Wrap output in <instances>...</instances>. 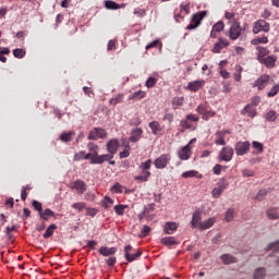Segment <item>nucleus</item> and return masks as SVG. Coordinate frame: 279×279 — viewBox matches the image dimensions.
<instances>
[{"mask_svg":"<svg viewBox=\"0 0 279 279\" xmlns=\"http://www.w3.org/2000/svg\"><path fill=\"white\" fill-rule=\"evenodd\" d=\"M228 25H231L230 28L225 33L230 40H239L243 34V28L241 23L238 21L229 22Z\"/></svg>","mask_w":279,"mask_h":279,"instance_id":"nucleus-1","label":"nucleus"},{"mask_svg":"<svg viewBox=\"0 0 279 279\" xmlns=\"http://www.w3.org/2000/svg\"><path fill=\"white\" fill-rule=\"evenodd\" d=\"M229 185L230 184L228 183V179H220L216 184V187H214L211 191V196L214 197V199H219V197H221V194L226 191V189H228Z\"/></svg>","mask_w":279,"mask_h":279,"instance_id":"nucleus-2","label":"nucleus"},{"mask_svg":"<svg viewBox=\"0 0 279 279\" xmlns=\"http://www.w3.org/2000/svg\"><path fill=\"white\" fill-rule=\"evenodd\" d=\"M132 252H134L132 245L129 244L124 246V258L128 263H134V260H138V258L143 256V251L141 250H137L134 254H132Z\"/></svg>","mask_w":279,"mask_h":279,"instance_id":"nucleus-3","label":"nucleus"},{"mask_svg":"<svg viewBox=\"0 0 279 279\" xmlns=\"http://www.w3.org/2000/svg\"><path fill=\"white\" fill-rule=\"evenodd\" d=\"M204 16H206V11L193 14L190 24L186 26V29H197V27L202 25Z\"/></svg>","mask_w":279,"mask_h":279,"instance_id":"nucleus-4","label":"nucleus"},{"mask_svg":"<svg viewBox=\"0 0 279 279\" xmlns=\"http://www.w3.org/2000/svg\"><path fill=\"white\" fill-rule=\"evenodd\" d=\"M108 136V132L101 128H94L89 131L87 136L88 141H99L100 138H106Z\"/></svg>","mask_w":279,"mask_h":279,"instance_id":"nucleus-5","label":"nucleus"},{"mask_svg":"<svg viewBox=\"0 0 279 279\" xmlns=\"http://www.w3.org/2000/svg\"><path fill=\"white\" fill-rule=\"evenodd\" d=\"M169 162H171V154H162L154 160V166L156 169H166Z\"/></svg>","mask_w":279,"mask_h":279,"instance_id":"nucleus-6","label":"nucleus"},{"mask_svg":"<svg viewBox=\"0 0 279 279\" xmlns=\"http://www.w3.org/2000/svg\"><path fill=\"white\" fill-rule=\"evenodd\" d=\"M252 147V144L250 143V141H245V142H238L235 144V154L236 156H245V154L250 153V149Z\"/></svg>","mask_w":279,"mask_h":279,"instance_id":"nucleus-7","label":"nucleus"},{"mask_svg":"<svg viewBox=\"0 0 279 279\" xmlns=\"http://www.w3.org/2000/svg\"><path fill=\"white\" fill-rule=\"evenodd\" d=\"M257 60L260 64H264L266 69H274V66H276V62H278V56L270 54L266 58L257 57Z\"/></svg>","mask_w":279,"mask_h":279,"instance_id":"nucleus-8","label":"nucleus"},{"mask_svg":"<svg viewBox=\"0 0 279 279\" xmlns=\"http://www.w3.org/2000/svg\"><path fill=\"white\" fill-rule=\"evenodd\" d=\"M269 29H271V26L269 25V23L265 20H258L254 23L253 26V34H260V32H269Z\"/></svg>","mask_w":279,"mask_h":279,"instance_id":"nucleus-9","label":"nucleus"},{"mask_svg":"<svg viewBox=\"0 0 279 279\" xmlns=\"http://www.w3.org/2000/svg\"><path fill=\"white\" fill-rule=\"evenodd\" d=\"M219 160H223L225 162H230L232 158H234V149L230 146L223 147L219 155H218Z\"/></svg>","mask_w":279,"mask_h":279,"instance_id":"nucleus-10","label":"nucleus"},{"mask_svg":"<svg viewBox=\"0 0 279 279\" xmlns=\"http://www.w3.org/2000/svg\"><path fill=\"white\" fill-rule=\"evenodd\" d=\"M270 80L271 77L269 75L263 74L253 83V88H257V90H265Z\"/></svg>","mask_w":279,"mask_h":279,"instance_id":"nucleus-11","label":"nucleus"},{"mask_svg":"<svg viewBox=\"0 0 279 279\" xmlns=\"http://www.w3.org/2000/svg\"><path fill=\"white\" fill-rule=\"evenodd\" d=\"M226 47H230V41L227 38L219 37L211 51L213 53H221V50L226 49Z\"/></svg>","mask_w":279,"mask_h":279,"instance_id":"nucleus-12","label":"nucleus"},{"mask_svg":"<svg viewBox=\"0 0 279 279\" xmlns=\"http://www.w3.org/2000/svg\"><path fill=\"white\" fill-rule=\"evenodd\" d=\"M177 154H178L180 160H189L193 154V150H192L190 144H187V145L183 146L182 148H180Z\"/></svg>","mask_w":279,"mask_h":279,"instance_id":"nucleus-13","label":"nucleus"},{"mask_svg":"<svg viewBox=\"0 0 279 279\" xmlns=\"http://www.w3.org/2000/svg\"><path fill=\"white\" fill-rule=\"evenodd\" d=\"M69 187L73 191H77L78 195H83V193H86V183L82 180H76L70 183Z\"/></svg>","mask_w":279,"mask_h":279,"instance_id":"nucleus-14","label":"nucleus"},{"mask_svg":"<svg viewBox=\"0 0 279 279\" xmlns=\"http://www.w3.org/2000/svg\"><path fill=\"white\" fill-rule=\"evenodd\" d=\"M230 134V130H222L215 133V145H220L225 147L226 145V135Z\"/></svg>","mask_w":279,"mask_h":279,"instance_id":"nucleus-15","label":"nucleus"},{"mask_svg":"<svg viewBox=\"0 0 279 279\" xmlns=\"http://www.w3.org/2000/svg\"><path fill=\"white\" fill-rule=\"evenodd\" d=\"M98 149H99V146H97L94 143H89L88 150L90 153L86 155L85 160H90V162H93V160H95V158H98V156H99Z\"/></svg>","mask_w":279,"mask_h":279,"instance_id":"nucleus-16","label":"nucleus"},{"mask_svg":"<svg viewBox=\"0 0 279 279\" xmlns=\"http://www.w3.org/2000/svg\"><path fill=\"white\" fill-rule=\"evenodd\" d=\"M205 84H206V81L204 80L190 82L186 86V90H191V93H197V90L204 88Z\"/></svg>","mask_w":279,"mask_h":279,"instance_id":"nucleus-17","label":"nucleus"},{"mask_svg":"<svg viewBox=\"0 0 279 279\" xmlns=\"http://www.w3.org/2000/svg\"><path fill=\"white\" fill-rule=\"evenodd\" d=\"M112 158H114V155L110 153L106 155H98V157L90 161V165H104V162H108L109 160H112Z\"/></svg>","mask_w":279,"mask_h":279,"instance_id":"nucleus-18","label":"nucleus"},{"mask_svg":"<svg viewBox=\"0 0 279 279\" xmlns=\"http://www.w3.org/2000/svg\"><path fill=\"white\" fill-rule=\"evenodd\" d=\"M191 226H192V228H198V230H199V226H202V211L196 210L193 213Z\"/></svg>","mask_w":279,"mask_h":279,"instance_id":"nucleus-19","label":"nucleus"},{"mask_svg":"<svg viewBox=\"0 0 279 279\" xmlns=\"http://www.w3.org/2000/svg\"><path fill=\"white\" fill-rule=\"evenodd\" d=\"M50 217H53V219H58V214L49 208L44 209L41 214H39V219H41V221H49Z\"/></svg>","mask_w":279,"mask_h":279,"instance_id":"nucleus-20","label":"nucleus"},{"mask_svg":"<svg viewBox=\"0 0 279 279\" xmlns=\"http://www.w3.org/2000/svg\"><path fill=\"white\" fill-rule=\"evenodd\" d=\"M106 147H107L108 154H111L112 156H114V154H117V151H119V141L110 140L107 143Z\"/></svg>","mask_w":279,"mask_h":279,"instance_id":"nucleus-21","label":"nucleus"},{"mask_svg":"<svg viewBox=\"0 0 279 279\" xmlns=\"http://www.w3.org/2000/svg\"><path fill=\"white\" fill-rule=\"evenodd\" d=\"M98 253L101 256H114V254H117V247L112 246V247H108V246H100V248L98 250Z\"/></svg>","mask_w":279,"mask_h":279,"instance_id":"nucleus-22","label":"nucleus"},{"mask_svg":"<svg viewBox=\"0 0 279 279\" xmlns=\"http://www.w3.org/2000/svg\"><path fill=\"white\" fill-rule=\"evenodd\" d=\"M142 137H143V129L137 128L131 132V136L129 141H131V143H138V141H141Z\"/></svg>","mask_w":279,"mask_h":279,"instance_id":"nucleus-23","label":"nucleus"},{"mask_svg":"<svg viewBox=\"0 0 279 279\" xmlns=\"http://www.w3.org/2000/svg\"><path fill=\"white\" fill-rule=\"evenodd\" d=\"M148 126L150 128L151 133H153L155 136H158V134H161V133H162V126L160 125V122H158V121H151V122H149Z\"/></svg>","mask_w":279,"mask_h":279,"instance_id":"nucleus-24","label":"nucleus"},{"mask_svg":"<svg viewBox=\"0 0 279 279\" xmlns=\"http://www.w3.org/2000/svg\"><path fill=\"white\" fill-rule=\"evenodd\" d=\"M163 232L165 234H173V232H178V225L175 222H166Z\"/></svg>","mask_w":279,"mask_h":279,"instance_id":"nucleus-25","label":"nucleus"},{"mask_svg":"<svg viewBox=\"0 0 279 279\" xmlns=\"http://www.w3.org/2000/svg\"><path fill=\"white\" fill-rule=\"evenodd\" d=\"M242 114H246V117L254 118L256 117V108L253 105H246L242 110Z\"/></svg>","mask_w":279,"mask_h":279,"instance_id":"nucleus-26","label":"nucleus"},{"mask_svg":"<svg viewBox=\"0 0 279 279\" xmlns=\"http://www.w3.org/2000/svg\"><path fill=\"white\" fill-rule=\"evenodd\" d=\"M222 263L225 265H232L234 263H238L239 260L236 259V257L230 255V254H223L220 256Z\"/></svg>","mask_w":279,"mask_h":279,"instance_id":"nucleus-27","label":"nucleus"},{"mask_svg":"<svg viewBox=\"0 0 279 279\" xmlns=\"http://www.w3.org/2000/svg\"><path fill=\"white\" fill-rule=\"evenodd\" d=\"M215 218H208L207 220L203 221L199 226V230H208L215 226Z\"/></svg>","mask_w":279,"mask_h":279,"instance_id":"nucleus-28","label":"nucleus"},{"mask_svg":"<svg viewBox=\"0 0 279 279\" xmlns=\"http://www.w3.org/2000/svg\"><path fill=\"white\" fill-rule=\"evenodd\" d=\"M56 230H58V226L56 223L50 225L46 229V231H45V233L43 235L44 239H51V236H53V232H56Z\"/></svg>","mask_w":279,"mask_h":279,"instance_id":"nucleus-29","label":"nucleus"},{"mask_svg":"<svg viewBox=\"0 0 279 279\" xmlns=\"http://www.w3.org/2000/svg\"><path fill=\"white\" fill-rule=\"evenodd\" d=\"M73 136H75V132H64L60 135V141H62V143H71V141H73Z\"/></svg>","mask_w":279,"mask_h":279,"instance_id":"nucleus-30","label":"nucleus"},{"mask_svg":"<svg viewBox=\"0 0 279 279\" xmlns=\"http://www.w3.org/2000/svg\"><path fill=\"white\" fill-rule=\"evenodd\" d=\"M179 243L180 242H178L174 236H166L161 239L162 245L171 246V245H179Z\"/></svg>","mask_w":279,"mask_h":279,"instance_id":"nucleus-31","label":"nucleus"},{"mask_svg":"<svg viewBox=\"0 0 279 279\" xmlns=\"http://www.w3.org/2000/svg\"><path fill=\"white\" fill-rule=\"evenodd\" d=\"M182 178L189 179V178H198V180H202L203 175L199 174L196 170H190L182 173Z\"/></svg>","mask_w":279,"mask_h":279,"instance_id":"nucleus-32","label":"nucleus"},{"mask_svg":"<svg viewBox=\"0 0 279 279\" xmlns=\"http://www.w3.org/2000/svg\"><path fill=\"white\" fill-rule=\"evenodd\" d=\"M105 8L107 10H121V4H119L112 0H107V1H105Z\"/></svg>","mask_w":279,"mask_h":279,"instance_id":"nucleus-33","label":"nucleus"},{"mask_svg":"<svg viewBox=\"0 0 279 279\" xmlns=\"http://www.w3.org/2000/svg\"><path fill=\"white\" fill-rule=\"evenodd\" d=\"M181 106H184V97H174L172 99V110H178Z\"/></svg>","mask_w":279,"mask_h":279,"instance_id":"nucleus-34","label":"nucleus"},{"mask_svg":"<svg viewBox=\"0 0 279 279\" xmlns=\"http://www.w3.org/2000/svg\"><path fill=\"white\" fill-rule=\"evenodd\" d=\"M4 56H10V48L0 47V62H8V58H5Z\"/></svg>","mask_w":279,"mask_h":279,"instance_id":"nucleus-35","label":"nucleus"},{"mask_svg":"<svg viewBox=\"0 0 279 279\" xmlns=\"http://www.w3.org/2000/svg\"><path fill=\"white\" fill-rule=\"evenodd\" d=\"M149 178H151V172H141L140 175L134 177V180H136L137 182H147Z\"/></svg>","mask_w":279,"mask_h":279,"instance_id":"nucleus-36","label":"nucleus"},{"mask_svg":"<svg viewBox=\"0 0 279 279\" xmlns=\"http://www.w3.org/2000/svg\"><path fill=\"white\" fill-rule=\"evenodd\" d=\"M147 93H145L144 90H137V92H134L131 96H129V99H137V100H141V99H145Z\"/></svg>","mask_w":279,"mask_h":279,"instance_id":"nucleus-37","label":"nucleus"},{"mask_svg":"<svg viewBox=\"0 0 279 279\" xmlns=\"http://www.w3.org/2000/svg\"><path fill=\"white\" fill-rule=\"evenodd\" d=\"M140 169L142 170V173H150L149 169H151V159L142 162Z\"/></svg>","mask_w":279,"mask_h":279,"instance_id":"nucleus-38","label":"nucleus"},{"mask_svg":"<svg viewBox=\"0 0 279 279\" xmlns=\"http://www.w3.org/2000/svg\"><path fill=\"white\" fill-rule=\"evenodd\" d=\"M267 271L265 268H257L254 272L253 279H265Z\"/></svg>","mask_w":279,"mask_h":279,"instance_id":"nucleus-39","label":"nucleus"},{"mask_svg":"<svg viewBox=\"0 0 279 279\" xmlns=\"http://www.w3.org/2000/svg\"><path fill=\"white\" fill-rule=\"evenodd\" d=\"M268 219H279V211L276 208H270L266 213Z\"/></svg>","mask_w":279,"mask_h":279,"instance_id":"nucleus-40","label":"nucleus"},{"mask_svg":"<svg viewBox=\"0 0 279 279\" xmlns=\"http://www.w3.org/2000/svg\"><path fill=\"white\" fill-rule=\"evenodd\" d=\"M124 97L125 96L123 94H118L116 97L110 99L109 104H111V106H117V104H122Z\"/></svg>","mask_w":279,"mask_h":279,"instance_id":"nucleus-41","label":"nucleus"},{"mask_svg":"<svg viewBox=\"0 0 279 279\" xmlns=\"http://www.w3.org/2000/svg\"><path fill=\"white\" fill-rule=\"evenodd\" d=\"M252 145L253 149L257 150L255 154H263V151H265V146L263 145V143L254 141Z\"/></svg>","mask_w":279,"mask_h":279,"instance_id":"nucleus-42","label":"nucleus"},{"mask_svg":"<svg viewBox=\"0 0 279 279\" xmlns=\"http://www.w3.org/2000/svg\"><path fill=\"white\" fill-rule=\"evenodd\" d=\"M128 208V205H116L114 206V211L117 215L122 217V215H125V209Z\"/></svg>","mask_w":279,"mask_h":279,"instance_id":"nucleus-43","label":"nucleus"},{"mask_svg":"<svg viewBox=\"0 0 279 279\" xmlns=\"http://www.w3.org/2000/svg\"><path fill=\"white\" fill-rule=\"evenodd\" d=\"M25 53L27 52L25 51V49H22V48H17L13 50L14 58H17L19 60H21L22 58H25Z\"/></svg>","mask_w":279,"mask_h":279,"instance_id":"nucleus-44","label":"nucleus"},{"mask_svg":"<svg viewBox=\"0 0 279 279\" xmlns=\"http://www.w3.org/2000/svg\"><path fill=\"white\" fill-rule=\"evenodd\" d=\"M241 73H243V66L235 65V73L233 74L235 82H241Z\"/></svg>","mask_w":279,"mask_h":279,"instance_id":"nucleus-45","label":"nucleus"},{"mask_svg":"<svg viewBox=\"0 0 279 279\" xmlns=\"http://www.w3.org/2000/svg\"><path fill=\"white\" fill-rule=\"evenodd\" d=\"M211 29H215L218 34L220 32H223V29H226V24L223 23V21H218Z\"/></svg>","mask_w":279,"mask_h":279,"instance_id":"nucleus-46","label":"nucleus"},{"mask_svg":"<svg viewBox=\"0 0 279 279\" xmlns=\"http://www.w3.org/2000/svg\"><path fill=\"white\" fill-rule=\"evenodd\" d=\"M86 151H84V150H81V151H78V153H76L75 155H74V158H73V160L75 161V162H80V160H86Z\"/></svg>","mask_w":279,"mask_h":279,"instance_id":"nucleus-47","label":"nucleus"},{"mask_svg":"<svg viewBox=\"0 0 279 279\" xmlns=\"http://www.w3.org/2000/svg\"><path fill=\"white\" fill-rule=\"evenodd\" d=\"M209 108L210 107L205 102V104L199 105L196 110H197V113L202 114V117H203L204 114H206V112Z\"/></svg>","mask_w":279,"mask_h":279,"instance_id":"nucleus-48","label":"nucleus"},{"mask_svg":"<svg viewBox=\"0 0 279 279\" xmlns=\"http://www.w3.org/2000/svg\"><path fill=\"white\" fill-rule=\"evenodd\" d=\"M156 84H158V78L150 76V77H148V80L146 81L145 86H146L147 88H154V86H156Z\"/></svg>","mask_w":279,"mask_h":279,"instance_id":"nucleus-49","label":"nucleus"},{"mask_svg":"<svg viewBox=\"0 0 279 279\" xmlns=\"http://www.w3.org/2000/svg\"><path fill=\"white\" fill-rule=\"evenodd\" d=\"M32 206H33L34 210H36L38 213V215L41 214V211H43V203H40L38 201H33Z\"/></svg>","mask_w":279,"mask_h":279,"instance_id":"nucleus-50","label":"nucleus"},{"mask_svg":"<svg viewBox=\"0 0 279 279\" xmlns=\"http://www.w3.org/2000/svg\"><path fill=\"white\" fill-rule=\"evenodd\" d=\"M270 250H274L275 252H279V240L277 242H272L267 245L266 252H270Z\"/></svg>","mask_w":279,"mask_h":279,"instance_id":"nucleus-51","label":"nucleus"},{"mask_svg":"<svg viewBox=\"0 0 279 279\" xmlns=\"http://www.w3.org/2000/svg\"><path fill=\"white\" fill-rule=\"evenodd\" d=\"M265 197H267V190H259L257 195L255 196V199H257V202H263Z\"/></svg>","mask_w":279,"mask_h":279,"instance_id":"nucleus-52","label":"nucleus"},{"mask_svg":"<svg viewBox=\"0 0 279 279\" xmlns=\"http://www.w3.org/2000/svg\"><path fill=\"white\" fill-rule=\"evenodd\" d=\"M130 144H128L125 147H124V150L120 151V158L123 159V158H129L130 157Z\"/></svg>","mask_w":279,"mask_h":279,"instance_id":"nucleus-53","label":"nucleus"},{"mask_svg":"<svg viewBox=\"0 0 279 279\" xmlns=\"http://www.w3.org/2000/svg\"><path fill=\"white\" fill-rule=\"evenodd\" d=\"M123 185H121V183L117 182L112 187H111V192L112 193H123Z\"/></svg>","mask_w":279,"mask_h":279,"instance_id":"nucleus-54","label":"nucleus"},{"mask_svg":"<svg viewBox=\"0 0 279 279\" xmlns=\"http://www.w3.org/2000/svg\"><path fill=\"white\" fill-rule=\"evenodd\" d=\"M112 204H114V201L112 198H110L109 196H106L105 201L102 203L104 208L108 209V208H110V206H112Z\"/></svg>","mask_w":279,"mask_h":279,"instance_id":"nucleus-55","label":"nucleus"},{"mask_svg":"<svg viewBox=\"0 0 279 279\" xmlns=\"http://www.w3.org/2000/svg\"><path fill=\"white\" fill-rule=\"evenodd\" d=\"M225 219L228 222L232 221V219H234V209H228Z\"/></svg>","mask_w":279,"mask_h":279,"instance_id":"nucleus-56","label":"nucleus"},{"mask_svg":"<svg viewBox=\"0 0 279 279\" xmlns=\"http://www.w3.org/2000/svg\"><path fill=\"white\" fill-rule=\"evenodd\" d=\"M215 111L210 110V108L205 112L203 113V119L204 121H208L209 119H211V117H215Z\"/></svg>","mask_w":279,"mask_h":279,"instance_id":"nucleus-57","label":"nucleus"},{"mask_svg":"<svg viewBox=\"0 0 279 279\" xmlns=\"http://www.w3.org/2000/svg\"><path fill=\"white\" fill-rule=\"evenodd\" d=\"M133 14H135V16H138L140 19H143V16H146L147 11H145V9H135Z\"/></svg>","mask_w":279,"mask_h":279,"instance_id":"nucleus-58","label":"nucleus"},{"mask_svg":"<svg viewBox=\"0 0 279 279\" xmlns=\"http://www.w3.org/2000/svg\"><path fill=\"white\" fill-rule=\"evenodd\" d=\"M105 263L108 265V267H114L117 265V257L111 256L105 260Z\"/></svg>","mask_w":279,"mask_h":279,"instance_id":"nucleus-59","label":"nucleus"},{"mask_svg":"<svg viewBox=\"0 0 279 279\" xmlns=\"http://www.w3.org/2000/svg\"><path fill=\"white\" fill-rule=\"evenodd\" d=\"M266 119L267 121H269L270 123H274V121H276L277 117H276V111H269L266 114Z\"/></svg>","mask_w":279,"mask_h":279,"instance_id":"nucleus-60","label":"nucleus"},{"mask_svg":"<svg viewBox=\"0 0 279 279\" xmlns=\"http://www.w3.org/2000/svg\"><path fill=\"white\" fill-rule=\"evenodd\" d=\"M72 208H74L75 210L82 211L84 210V208H86V203H74L72 205Z\"/></svg>","mask_w":279,"mask_h":279,"instance_id":"nucleus-61","label":"nucleus"},{"mask_svg":"<svg viewBox=\"0 0 279 279\" xmlns=\"http://www.w3.org/2000/svg\"><path fill=\"white\" fill-rule=\"evenodd\" d=\"M149 232H151V228H149V226H144L141 233L142 239H145V236H148Z\"/></svg>","mask_w":279,"mask_h":279,"instance_id":"nucleus-62","label":"nucleus"},{"mask_svg":"<svg viewBox=\"0 0 279 279\" xmlns=\"http://www.w3.org/2000/svg\"><path fill=\"white\" fill-rule=\"evenodd\" d=\"M278 87L275 85L267 94V97H276L278 95Z\"/></svg>","mask_w":279,"mask_h":279,"instance_id":"nucleus-63","label":"nucleus"},{"mask_svg":"<svg viewBox=\"0 0 279 279\" xmlns=\"http://www.w3.org/2000/svg\"><path fill=\"white\" fill-rule=\"evenodd\" d=\"M163 121H168V123H173V113H165Z\"/></svg>","mask_w":279,"mask_h":279,"instance_id":"nucleus-64","label":"nucleus"}]
</instances>
